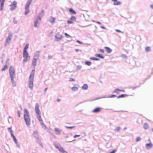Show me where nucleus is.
Returning a JSON list of instances; mask_svg holds the SVG:
<instances>
[{"label":"nucleus","instance_id":"1","mask_svg":"<svg viewBox=\"0 0 153 153\" xmlns=\"http://www.w3.org/2000/svg\"><path fill=\"white\" fill-rule=\"evenodd\" d=\"M24 117L26 125L29 127L31 125V119L29 111L26 108L24 109Z\"/></svg>","mask_w":153,"mask_h":153},{"label":"nucleus","instance_id":"2","mask_svg":"<svg viewBox=\"0 0 153 153\" xmlns=\"http://www.w3.org/2000/svg\"><path fill=\"white\" fill-rule=\"evenodd\" d=\"M34 75V70H33L30 73L28 79V87L31 90L33 88V79Z\"/></svg>","mask_w":153,"mask_h":153},{"label":"nucleus","instance_id":"3","mask_svg":"<svg viewBox=\"0 0 153 153\" xmlns=\"http://www.w3.org/2000/svg\"><path fill=\"white\" fill-rule=\"evenodd\" d=\"M35 110L37 117L41 124H43V121L40 115V111L39 109V104L36 103L35 104Z\"/></svg>","mask_w":153,"mask_h":153},{"label":"nucleus","instance_id":"4","mask_svg":"<svg viewBox=\"0 0 153 153\" xmlns=\"http://www.w3.org/2000/svg\"><path fill=\"white\" fill-rule=\"evenodd\" d=\"M9 72L11 79H14L15 77V69L14 67L12 66H10L9 68Z\"/></svg>","mask_w":153,"mask_h":153},{"label":"nucleus","instance_id":"5","mask_svg":"<svg viewBox=\"0 0 153 153\" xmlns=\"http://www.w3.org/2000/svg\"><path fill=\"white\" fill-rule=\"evenodd\" d=\"M23 56L24 58L23 60V63L27 62L30 59V57L29 56L28 53L27 51H23Z\"/></svg>","mask_w":153,"mask_h":153},{"label":"nucleus","instance_id":"6","mask_svg":"<svg viewBox=\"0 0 153 153\" xmlns=\"http://www.w3.org/2000/svg\"><path fill=\"white\" fill-rule=\"evenodd\" d=\"M55 146L59 150V151L62 153H68L59 144H55Z\"/></svg>","mask_w":153,"mask_h":153},{"label":"nucleus","instance_id":"7","mask_svg":"<svg viewBox=\"0 0 153 153\" xmlns=\"http://www.w3.org/2000/svg\"><path fill=\"white\" fill-rule=\"evenodd\" d=\"M62 35L58 33L55 36V41L57 42H60L62 40Z\"/></svg>","mask_w":153,"mask_h":153},{"label":"nucleus","instance_id":"8","mask_svg":"<svg viewBox=\"0 0 153 153\" xmlns=\"http://www.w3.org/2000/svg\"><path fill=\"white\" fill-rule=\"evenodd\" d=\"M12 36V33H9L8 36L6 40V43L5 45V46H6L7 45H8L9 44V43L10 42V40L11 39Z\"/></svg>","mask_w":153,"mask_h":153},{"label":"nucleus","instance_id":"9","mask_svg":"<svg viewBox=\"0 0 153 153\" xmlns=\"http://www.w3.org/2000/svg\"><path fill=\"white\" fill-rule=\"evenodd\" d=\"M150 142L149 143H146L145 145V148L146 149L149 150L153 147V145L151 142L150 139L149 140Z\"/></svg>","mask_w":153,"mask_h":153},{"label":"nucleus","instance_id":"10","mask_svg":"<svg viewBox=\"0 0 153 153\" xmlns=\"http://www.w3.org/2000/svg\"><path fill=\"white\" fill-rule=\"evenodd\" d=\"M41 20V18L38 17L35 20L34 23V26L35 27H37L39 23L40 22Z\"/></svg>","mask_w":153,"mask_h":153},{"label":"nucleus","instance_id":"11","mask_svg":"<svg viewBox=\"0 0 153 153\" xmlns=\"http://www.w3.org/2000/svg\"><path fill=\"white\" fill-rule=\"evenodd\" d=\"M25 10L24 14L25 15H27L30 12L29 6L25 5Z\"/></svg>","mask_w":153,"mask_h":153},{"label":"nucleus","instance_id":"12","mask_svg":"<svg viewBox=\"0 0 153 153\" xmlns=\"http://www.w3.org/2000/svg\"><path fill=\"white\" fill-rule=\"evenodd\" d=\"M102 108L100 107H97L93 110L92 112L94 113H97L100 112Z\"/></svg>","mask_w":153,"mask_h":153},{"label":"nucleus","instance_id":"13","mask_svg":"<svg viewBox=\"0 0 153 153\" xmlns=\"http://www.w3.org/2000/svg\"><path fill=\"white\" fill-rule=\"evenodd\" d=\"M40 53V52L39 51H36L34 54L33 58L38 59Z\"/></svg>","mask_w":153,"mask_h":153},{"label":"nucleus","instance_id":"14","mask_svg":"<svg viewBox=\"0 0 153 153\" xmlns=\"http://www.w3.org/2000/svg\"><path fill=\"white\" fill-rule=\"evenodd\" d=\"M16 4L17 3L16 1H14L13 2L12 4L11 5L10 10H13L16 8Z\"/></svg>","mask_w":153,"mask_h":153},{"label":"nucleus","instance_id":"15","mask_svg":"<svg viewBox=\"0 0 153 153\" xmlns=\"http://www.w3.org/2000/svg\"><path fill=\"white\" fill-rule=\"evenodd\" d=\"M37 59H36V58L35 59L33 58V59L32 65V66H33L34 68L35 67L36 65Z\"/></svg>","mask_w":153,"mask_h":153},{"label":"nucleus","instance_id":"16","mask_svg":"<svg viewBox=\"0 0 153 153\" xmlns=\"http://www.w3.org/2000/svg\"><path fill=\"white\" fill-rule=\"evenodd\" d=\"M14 142L16 144V146L19 149L20 147V146L19 143H18L17 139L15 137L13 139Z\"/></svg>","mask_w":153,"mask_h":153},{"label":"nucleus","instance_id":"17","mask_svg":"<svg viewBox=\"0 0 153 153\" xmlns=\"http://www.w3.org/2000/svg\"><path fill=\"white\" fill-rule=\"evenodd\" d=\"M14 142L16 144V146L19 149L20 147V146L19 143H18L17 139L15 137L13 139Z\"/></svg>","mask_w":153,"mask_h":153},{"label":"nucleus","instance_id":"18","mask_svg":"<svg viewBox=\"0 0 153 153\" xmlns=\"http://www.w3.org/2000/svg\"><path fill=\"white\" fill-rule=\"evenodd\" d=\"M5 0H0V10H2L3 9Z\"/></svg>","mask_w":153,"mask_h":153},{"label":"nucleus","instance_id":"19","mask_svg":"<svg viewBox=\"0 0 153 153\" xmlns=\"http://www.w3.org/2000/svg\"><path fill=\"white\" fill-rule=\"evenodd\" d=\"M55 18L51 17L49 19L48 21L52 24H53L55 22Z\"/></svg>","mask_w":153,"mask_h":153},{"label":"nucleus","instance_id":"20","mask_svg":"<svg viewBox=\"0 0 153 153\" xmlns=\"http://www.w3.org/2000/svg\"><path fill=\"white\" fill-rule=\"evenodd\" d=\"M104 48H105L106 51L108 53H110L112 51V50L110 48L108 47H105Z\"/></svg>","mask_w":153,"mask_h":153},{"label":"nucleus","instance_id":"21","mask_svg":"<svg viewBox=\"0 0 153 153\" xmlns=\"http://www.w3.org/2000/svg\"><path fill=\"white\" fill-rule=\"evenodd\" d=\"M79 88V86L77 85H74V86L72 87V90L76 91H77Z\"/></svg>","mask_w":153,"mask_h":153},{"label":"nucleus","instance_id":"22","mask_svg":"<svg viewBox=\"0 0 153 153\" xmlns=\"http://www.w3.org/2000/svg\"><path fill=\"white\" fill-rule=\"evenodd\" d=\"M114 1V5H119L121 4L120 2L117 0H111Z\"/></svg>","mask_w":153,"mask_h":153},{"label":"nucleus","instance_id":"23","mask_svg":"<svg viewBox=\"0 0 153 153\" xmlns=\"http://www.w3.org/2000/svg\"><path fill=\"white\" fill-rule=\"evenodd\" d=\"M11 81L12 82V85L13 87H15L16 86V82H15L14 79H11Z\"/></svg>","mask_w":153,"mask_h":153},{"label":"nucleus","instance_id":"24","mask_svg":"<svg viewBox=\"0 0 153 153\" xmlns=\"http://www.w3.org/2000/svg\"><path fill=\"white\" fill-rule=\"evenodd\" d=\"M9 65V63L7 62L6 63V64L4 66V68L1 69V71H3L7 69L8 66Z\"/></svg>","mask_w":153,"mask_h":153},{"label":"nucleus","instance_id":"25","mask_svg":"<svg viewBox=\"0 0 153 153\" xmlns=\"http://www.w3.org/2000/svg\"><path fill=\"white\" fill-rule=\"evenodd\" d=\"M82 88L83 90H87L88 89V86L86 84H84L82 86Z\"/></svg>","mask_w":153,"mask_h":153},{"label":"nucleus","instance_id":"26","mask_svg":"<svg viewBox=\"0 0 153 153\" xmlns=\"http://www.w3.org/2000/svg\"><path fill=\"white\" fill-rule=\"evenodd\" d=\"M44 14V11L42 10L39 13V16L38 17H40L41 18L42 17Z\"/></svg>","mask_w":153,"mask_h":153},{"label":"nucleus","instance_id":"27","mask_svg":"<svg viewBox=\"0 0 153 153\" xmlns=\"http://www.w3.org/2000/svg\"><path fill=\"white\" fill-rule=\"evenodd\" d=\"M55 131L56 132V134H59L60 133L61 130H59L58 128H55Z\"/></svg>","mask_w":153,"mask_h":153},{"label":"nucleus","instance_id":"28","mask_svg":"<svg viewBox=\"0 0 153 153\" xmlns=\"http://www.w3.org/2000/svg\"><path fill=\"white\" fill-rule=\"evenodd\" d=\"M95 56L96 57H97L102 59H103L104 58V56L101 54H95Z\"/></svg>","mask_w":153,"mask_h":153},{"label":"nucleus","instance_id":"29","mask_svg":"<svg viewBox=\"0 0 153 153\" xmlns=\"http://www.w3.org/2000/svg\"><path fill=\"white\" fill-rule=\"evenodd\" d=\"M29 48V44L27 43L26 44L23 50V51H27V50Z\"/></svg>","mask_w":153,"mask_h":153},{"label":"nucleus","instance_id":"30","mask_svg":"<svg viewBox=\"0 0 153 153\" xmlns=\"http://www.w3.org/2000/svg\"><path fill=\"white\" fill-rule=\"evenodd\" d=\"M33 135L36 138H37L38 137V135L37 131H34L33 133Z\"/></svg>","mask_w":153,"mask_h":153},{"label":"nucleus","instance_id":"31","mask_svg":"<svg viewBox=\"0 0 153 153\" xmlns=\"http://www.w3.org/2000/svg\"><path fill=\"white\" fill-rule=\"evenodd\" d=\"M151 48L150 47H147L145 48V51L146 52L150 51H151Z\"/></svg>","mask_w":153,"mask_h":153},{"label":"nucleus","instance_id":"32","mask_svg":"<svg viewBox=\"0 0 153 153\" xmlns=\"http://www.w3.org/2000/svg\"><path fill=\"white\" fill-rule=\"evenodd\" d=\"M143 127L145 129H146L148 128L149 125L147 123H145L144 124Z\"/></svg>","mask_w":153,"mask_h":153},{"label":"nucleus","instance_id":"33","mask_svg":"<svg viewBox=\"0 0 153 153\" xmlns=\"http://www.w3.org/2000/svg\"><path fill=\"white\" fill-rule=\"evenodd\" d=\"M91 62H90L86 61L85 63V64L86 65L90 66L91 65Z\"/></svg>","mask_w":153,"mask_h":153},{"label":"nucleus","instance_id":"34","mask_svg":"<svg viewBox=\"0 0 153 153\" xmlns=\"http://www.w3.org/2000/svg\"><path fill=\"white\" fill-rule=\"evenodd\" d=\"M32 0H28L27 2L26 5L30 6Z\"/></svg>","mask_w":153,"mask_h":153},{"label":"nucleus","instance_id":"35","mask_svg":"<svg viewBox=\"0 0 153 153\" xmlns=\"http://www.w3.org/2000/svg\"><path fill=\"white\" fill-rule=\"evenodd\" d=\"M116 97V95H111V96H106L105 97H103V98H112V97Z\"/></svg>","mask_w":153,"mask_h":153},{"label":"nucleus","instance_id":"36","mask_svg":"<svg viewBox=\"0 0 153 153\" xmlns=\"http://www.w3.org/2000/svg\"><path fill=\"white\" fill-rule=\"evenodd\" d=\"M69 11L70 12L73 13L74 14H76V12L72 9L70 8L69 9Z\"/></svg>","mask_w":153,"mask_h":153},{"label":"nucleus","instance_id":"37","mask_svg":"<svg viewBox=\"0 0 153 153\" xmlns=\"http://www.w3.org/2000/svg\"><path fill=\"white\" fill-rule=\"evenodd\" d=\"M90 59L91 60H97V61H99V59L91 57L90 58Z\"/></svg>","mask_w":153,"mask_h":153},{"label":"nucleus","instance_id":"38","mask_svg":"<svg viewBox=\"0 0 153 153\" xmlns=\"http://www.w3.org/2000/svg\"><path fill=\"white\" fill-rule=\"evenodd\" d=\"M126 96H127V95H126L125 94H122V95L117 97V98H120L124 97H125Z\"/></svg>","mask_w":153,"mask_h":153},{"label":"nucleus","instance_id":"39","mask_svg":"<svg viewBox=\"0 0 153 153\" xmlns=\"http://www.w3.org/2000/svg\"><path fill=\"white\" fill-rule=\"evenodd\" d=\"M120 127H116L115 129H114V131H119L120 130Z\"/></svg>","mask_w":153,"mask_h":153},{"label":"nucleus","instance_id":"40","mask_svg":"<svg viewBox=\"0 0 153 153\" xmlns=\"http://www.w3.org/2000/svg\"><path fill=\"white\" fill-rule=\"evenodd\" d=\"M82 68V66L81 65H78L76 67V69L78 70L81 69Z\"/></svg>","mask_w":153,"mask_h":153},{"label":"nucleus","instance_id":"41","mask_svg":"<svg viewBox=\"0 0 153 153\" xmlns=\"http://www.w3.org/2000/svg\"><path fill=\"white\" fill-rule=\"evenodd\" d=\"M66 128H69V129H72L73 128H75L74 126H65Z\"/></svg>","mask_w":153,"mask_h":153},{"label":"nucleus","instance_id":"42","mask_svg":"<svg viewBox=\"0 0 153 153\" xmlns=\"http://www.w3.org/2000/svg\"><path fill=\"white\" fill-rule=\"evenodd\" d=\"M71 19L74 21H75L76 19V18L74 16H72L71 18Z\"/></svg>","mask_w":153,"mask_h":153},{"label":"nucleus","instance_id":"43","mask_svg":"<svg viewBox=\"0 0 153 153\" xmlns=\"http://www.w3.org/2000/svg\"><path fill=\"white\" fill-rule=\"evenodd\" d=\"M141 139V138L140 137H138L136 138V141L137 142L139 141Z\"/></svg>","mask_w":153,"mask_h":153},{"label":"nucleus","instance_id":"44","mask_svg":"<svg viewBox=\"0 0 153 153\" xmlns=\"http://www.w3.org/2000/svg\"><path fill=\"white\" fill-rule=\"evenodd\" d=\"M42 126V127L44 128L45 129H47V128L46 126L43 123V124H41Z\"/></svg>","mask_w":153,"mask_h":153},{"label":"nucleus","instance_id":"45","mask_svg":"<svg viewBox=\"0 0 153 153\" xmlns=\"http://www.w3.org/2000/svg\"><path fill=\"white\" fill-rule=\"evenodd\" d=\"M10 134L11 135V137H13V139L15 138L16 137L13 135V132H10Z\"/></svg>","mask_w":153,"mask_h":153},{"label":"nucleus","instance_id":"46","mask_svg":"<svg viewBox=\"0 0 153 153\" xmlns=\"http://www.w3.org/2000/svg\"><path fill=\"white\" fill-rule=\"evenodd\" d=\"M8 130L9 132H13V131L12 130L11 128H10V127L8 128Z\"/></svg>","mask_w":153,"mask_h":153},{"label":"nucleus","instance_id":"47","mask_svg":"<svg viewBox=\"0 0 153 153\" xmlns=\"http://www.w3.org/2000/svg\"><path fill=\"white\" fill-rule=\"evenodd\" d=\"M118 91H119V89H116L115 91H113L114 93H118Z\"/></svg>","mask_w":153,"mask_h":153},{"label":"nucleus","instance_id":"48","mask_svg":"<svg viewBox=\"0 0 153 153\" xmlns=\"http://www.w3.org/2000/svg\"><path fill=\"white\" fill-rule=\"evenodd\" d=\"M68 23V24H72L73 22L71 21L68 20L67 21Z\"/></svg>","mask_w":153,"mask_h":153},{"label":"nucleus","instance_id":"49","mask_svg":"<svg viewBox=\"0 0 153 153\" xmlns=\"http://www.w3.org/2000/svg\"><path fill=\"white\" fill-rule=\"evenodd\" d=\"M20 111H18V117H20Z\"/></svg>","mask_w":153,"mask_h":153},{"label":"nucleus","instance_id":"50","mask_svg":"<svg viewBox=\"0 0 153 153\" xmlns=\"http://www.w3.org/2000/svg\"><path fill=\"white\" fill-rule=\"evenodd\" d=\"M80 135H74V138H76V137H79V136H80Z\"/></svg>","mask_w":153,"mask_h":153},{"label":"nucleus","instance_id":"51","mask_svg":"<svg viewBox=\"0 0 153 153\" xmlns=\"http://www.w3.org/2000/svg\"><path fill=\"white\" fill-rule=\"evenodd\" d=\"M116 31V32H120V33H122V31H121L120 30H118V29H116L115 30Z\"/></svg>","mask_w":153,"mask_h":153},{"label":"nucleus","instance_id":"52","mask_svg":"<svg viewBox=\"0 0 153 153\" xmlns=\"http://www.w3.org/2000/svg\"><path fill=\"white\" fill-rule=\"evenodd\" d=\"M76 42H77L78 43H79L80 44H82L83 43L82 42H80V41H79L78 40H76Z\"/></svg>","mask_w":153,"mask_h":153},{"label":"nucleus","instance_id":"53","mask_svg":"<svg viewBox=\"0 0 153 153\" xmlns=\"http://www.w3.org/2000/svg\"><path fill=\"white\" fill-rule=\"evenodd\" d=\"M65 35L66 36L70 37V36L69 34H68L67 33H65Z\"/></svg>","mask_w":153,"mask_h":153},{"label":"nucleus","instance_id":"54","mask_svg":"<svg viewBox=\"0 0 153 153\" xmlns=\"http://www.w3.org/2000/svg\"><path fill=\"white\" fill-rule=\"evenodd\" d=\"M99 51H100V52H101L102 53H104V50L103 49H100L99 50Z\"/></svg>","mask_w":153,"mask_h":153},{"label":"nucleus","instance_id":"55","mask_svg":"<svg viewBox=\"0 0 153 153\" xmlns=\"http://www.w3.org/2000/svg\"><path fill=\"white\" fill-rule=\"evenodd\" d=\"M52 57V55H49L48 56V58L49 59H51Z\"/></svg>","mask_w":153,"mask_h":153},{"label":"nucleus","instance_id":"56","mask_svg":"<svg viewBox=\"0 0 153 153\" xmlns=\"http://www.w3.org/2000/svg\"><path fill=\"white\" fill-rule=\"evenodd\" d=\"M13 22L14 24H16L17 23V21L16 20H14L13 21Z\"/></svg>","mask_w":153,"mask_h":153},{"label":"nucleus","instance_id":"57","mask_svg":"<svg viewBox=\"0 0 153 153\" xmlns=\"http://www.w3.org/2000/svg\"><path fill=\"white\" fill-rule=\"evenodd\" d=\"M100 27L102 29H105V27L103 26H100Z\"/></svg>","mask_w":153,"mask_h":153},{"label":"nucleus","instance_id":"58","mask_svg":"<svg viewBox=\"0 0 153 153\" xmlns=\"http://www.w3.org/2000/svg\"><path fill=\"white\" fill-rule=\"evenodd\" d=\"M150 7L152 8L153 9V4L150 5Z\"/></svg>","mask_w":153,"mask_h":153},{"label":"nucleus","instance_id":"59","mask_svg":"<svg viewBox=\"0 0 153 153\" xmlns=\"http://www.w3.org/2000/svg\"><path fill=\"white\" fill-rule=\"evenodd\" d=\"M75 51H76V52H78V51H80V50H79V49H75Z\"/></svg>","mask_w":153,"mask_h":153},{"label":"nucleus","instance_id":"60","mask_svg":"<svg viewBox=\"0 0 153 153\" xmlns=\"http://www.w3.org/2000/svg\"><path fill=\"white\" fill-rule=\"evenodd\" d=\"M119 91H122L123 92H124L125 91L124 90H120V89H119Z\"/></svg>","mask_w":153,"mask_h":153},{"label":"nucleus","instance_id":"61","mask_svg":"<svg viewBox=\"0 0 153 153\" xmlns=\"http://www.w3.org/2000/svg\"><path fill=\"white\" fill-rule=\"evenodd\" d=\"M9 118L10 119H11L10 121L11 120V121H12V118H11V117L10 116H9Z\"/></svg>","mask_w":153,"mask_h":153},{"label":"nucleus","instance_id":"62","mask_svg":"<svg viewBox=\"0 0 153 153\" xmlns=\"http://www.w3.org/2000/svg\"><path fill=\"white\" fill-rule=\"evenodd\" d=\"M101 98H97V99H94V100H98V99H100Z\"/></svg>","mask_w":153,"mask_h":153},{"label":"nucleus","instance_id":"63","mask_svg":"<svg viewBox=\"0 0 153 153\" xmlns=\"http://www.w3.org/2000/svg\"><path fill=\"white\" fill-rule=\"evenodd\" d=\"M96 23L100 24H101L99 22H97Z\"/></svg>","mask_w":153,"mask_h":153},{"label":"nucleus","instance_id":"64","mask_svg":"<svg viewBox=\"0 0 153 153\" xmlns=\"http://www.w3.org/2000/svg\"><path fill=\"white\" fill-rule=\"evenodd\" d=\"M70 81H74V79H73L71 78L70 79Z\"/></svg>","mask_w":153,"mask_h":153}]
</instances>
